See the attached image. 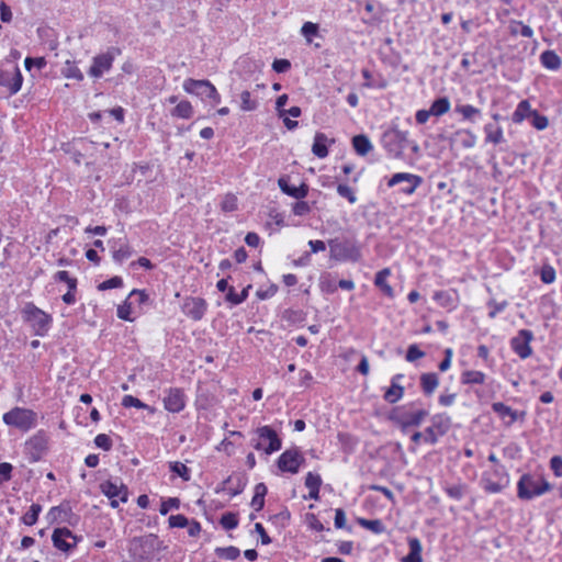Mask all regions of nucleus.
I'll use <instances>...</instances> for the list:
<instances>
[{
	"label": "nucleus",
	"instance_id": "obj_24",
	"mask_svg": "<svg viewBox=\"0 0 562 562\" xmlns=\"http://www.w3.org/2000/svg\"><path fill=\"white\" fill-rule=\"evenodd\" d=\"M72 515L71 507L68 502H63L58 506H54L47 513V519L50 524L56 522L59 518H63L64 521L67 520V517Z\"/></svg>",
	"mask_w": 562,
	"mask_h": 562
},
{
	"label": "nucleus",
	"instance_id": "obj_61",
	"mask_svg": "<svg viewBox=\"0 0 562 562\" xmlns=\"http://www.w3.org/2000/svg\"><path fill=\"white\" fill-rule=\"evenodd\" d=\"M424 356L425 352L422 351L417 345L413 344L408 346L405 358L408 362H413L417 359L423 358Z\"/></svg>",
	"mask_w": 562,
	"mask_h": 562
},
{
	"label": "nucleus",
	"instance_id": "obj_13",
	"mask_svg": "<svg viewBox=\"0 0 562 562\" xmlns=\"http://www.w3.org/2000/svg\"><path fill=\"white\" fill-rule=\"evenodd\" d=\"M401 183H404V186L400 189V192L409 195L423 183V178L413 173L397 172L389 179L387 187L393 188Z\"/></svg>",
	"mask_w": 562,
	"mask_h": 562
},
{
	"label": "nucleus",
	"instance_id": "obj_60",
	"mask_svg": "<svg viewBox=\"0 0 562 562\" xmlns=\"http://www.w3.org/2000/svg\"><path fill=\"white\" fill-rule=\"evenodd\" d=\"M301 33L308 42H311V37L318 33V25L313 22H305L301 29Z\"/></svg>",
	"mask_w": 562,
	"mask_h": 562
},
{
	"label": "nucleus",
	"instance_id": "obj_55",
	"mask_svg": "<svg viewBox=\"0 0 562 562\" xmlns=\"http://www.w3.org/2000/svg\"><path fill=\"white\" fill-rule=\"evenodd\" d=\"M122 406L125 408L128 407H136V408H149V406L145 403H143L137 397H134L133 395H125L122 398Z\"/></svg>",
	"mask_w": 562,
	"mask_h": 562
},
{
	"label": "nucleus",
	"instance_id": "obj_12",
	"mask_svg": "<svg viewBox=\"0 0 562 562\" xmlns=\"http://www.w3.org/2000/svg\"><path fill=\"white\" fill-rule=\"evenodd\" d=\"M533 333L529 329H520L517 335L510 339V348L521 359H527L532 355L530 342L533 340Z\"/></svg>",
	"mask_w": 562,
	"mask_h": 562
},
{
	"label": "nucleus",
	"instance_id": "obj_52",
	"mask_svg": "<svg viewBox=\"0 0 562 562\" xmlns=\"http://www.w3.org/2000/svg\"><path fill=\"white\" fill-rule=\"evenodd\" d=\"M123 286V279L121 277H112L98 285L99 291H105L110 289H116Z\"/></svg>",
	"mask_w": 562,
	"mask_h": 562
},
{
	"label": "nucleus",
	"instance_id": "obj_17",
	"mask_svg": "<svg viewBox=\"0 0 562 562\" xmlns=\"http://www.w3.org/2000/svg\"><path fill=\"white\" fill-rule=\"evenodd\" d=\"M165 408L170 413H180L186 407V394L179 387H170L164 397Z\"/></svg>",
	"mask_w": 562,
	"mask_h": 562
},
{
	"label": "nucleus",
	"instance_id": "obj_42",
	"mask_svg": "<svg viewBox=\"0 0 562 562\" xmlns=\"http://www.w3.org/2000/svg\"><path fill=\"white\" fill-rule=\"evenodd\" d=\"M61 72L66 78L76 79L78 81L83 80V74L75 61L67 60Z\"/></svg>",
	"mask_w": 562,
	"mask_h": 562
},
{
	"label": "nucleus",
	"instance_id": "obj_26",
	"mask_svg": "<svg viewBox=\"0 0 562 562\" xmlns=\"http://www.w3.org/2000/svg\"><path fill=\"white\" fill-rule=\"evenodd\" d=\"M419 380L422 391L426 396H430L439 384L438 375L434 372L423 373Z\"/></svg>",
	"mask_w": 562,
	"mask_h": 562
},
{
	"label": "nucleus",
	"instance_id": "obj_31",
	"mask_svg": "<svg viewBox=\"0 0 562 562\" xmlns=\"http://www.w3.org/2000/svg\"><path fill=\"white\" fill-rule=\"evenodd\" d=\"M328 138L324 133H316L312 146V153L318 158H325L328 155Z\"/></svg>",
	"mask_w": 562,
	"mask_h": 562
},
{
	"label": "nucleus",
	"instance_id": "obj_40",
	"mask_svg": "<svg viewBox=\"0 0 562 562\" xmlns=\"http://www.w3.org/2000/svg\"><path fill=\"white\" fill-rule=\"evenodd\" d=\"M357 522L361 527H363V528H366V529H368V530H370V531H372V532H374L376 535L382 533V532L385 531V526L382 522V520H380V519L358 518Z\"/></svg>",
	"mask_w": 562,
	"mask_h": 562
},
{
	"label": "nucleus",
	"instance_id": "obj_8",
	"mask_svg": "<svg viewBox=\"0 0 562 562\" xmlns=\"http://www.w3.org/2000/svg\"><path fill=\"white\" fill-rule=\"evenodd\" d=\"M451 418L446 413H438L430 417V425L424 430L426 432V443L436 445L440 437L448 434L451 428Z\"/></svg>",
	"mask_w": 562,
	"mask_h": 562
},
{
	"label": "nucleus",
	"instance_id": "obj_19",
	"mask_svg": "<svg viewBox=\"0 0 562 562\" xmlns=\"http://www.w3.org/2000/svg\"><path fill=\"white\" fill-rule=\"evenodd\" d=\"M278 184L280 190L296 200L304 199L308 193V186L306 183H301L299 187L291 184L289 177H281L278 180Z\"/></svg>",
	"mask_w": 562,
	"mask_h": 562
},
{
	"label": "nucleus",
	"instance_id": "obj_53",
	"mask_svg": "<svg viewBox=\"0 0 562 562\" xmlns=\"http://www.w3.org/2000/svg\"><path fill=\"white\" fill-rule=\"evenodd\" d=\"M337 193L341 196L348 200L349 203L353 204L357 201V196L353 192V190L344 183H339L337 186Z\"/></svg>",
	"mask_w": 562,
	"mask_h": 562
},
{
	"label": "nucleus",
	"instance_id": "obj_58",
	"mask_svg": "<svg viewBox=\"0 0 562 562\" xmlns=\"http://www.w3.org/2000/svg\"><path fill=\"white\" fill-rule=\"evenodd\" d=\"M94 445L104 451H109L111 450L113 443L110 436H108L106 434H99L94 438Z\"/></svg>",
	"mask_w": 562,
	"mask_h": 562
},
{
	"label": "nucleus",
	"instance_id": "obj_14",
	"mask_svg": "<svg viewBox=\"0 0 562 562\" xmlns=\"http://www.w3.org/2000/svg\"><path fill=\"white\" fill-rule=\"evenodd\" d=\"M207 310V303L199 296H187L181 305V311L186 316L194 322L201 321Z\"/></svg>",
	"mask_w": 562,
	"mask_h": 562
},
{
	"label": "nucleus",
	"instance_id": "obj_37",
	"mask_svg": "<svg viewBox=\"0 0 562 562\" xmlns=\"http://www.w3.org/2000/svg\"><path fill=\"white\" fill-rule=\"evenodd\" d=\"M485 373L482 371L467 370L461 374L462 384H483L485 382Z\"/></svg>",
	"mask_w": 562,
	"mask_h": 562
},
{
	"label": "nucleus",
	"instance_id": "obj_64",
	"mask_svg": "<svg viewBox=\"0 0 562 562\" xmlns=\"http://www.w3.org/2000/svg\"><path fill=\"white\" fill-rule=\"evenodd\" d=\"M550 468L554 475L558 477L562 476V457L554 456L550 459Z\"/></svg>",
	"mask_w": 562,
	"mask_h": 562
},
{
	"label": "nucleus",
	"instance_id": "obj_46",
	"mask_svg": "<svg viewBox=\"0 0 562 562\" xmlns=\"http://www.w3.org/2000/svg\"><path fill=\"white\" fill-rule=\"evenodd\" d=\"M220 524L225 530L235 529L238 526V516L236 513L227 512L222 515Z\"/></svg>",
	"mask_w": 562,
	"mask_h": 562
},
{
	"label": "nucleus",
	"instance_id": "obj_48",
	"mask_svg": "<svg viewBox=\"0 0 562 562\" xmlns=\"http://www.w3.org/2000/svg\"><path fill=\"white\" fill-rule=\"evenodd\" d=\"M530 119V123L531 125L538 130V131H543L548 127L549 125V120L546 115L539 113L537 110H535L532 113H531V116L529 117Z\"/></svg>",
	"mask_w": 562,
	"mask_h": 562
},
{
	"label": "nucleus",
	"instance_id": "obj_47",
	"mask_svg": "<svg viewBox=\"0 0 562 562\" xmlns=\"http://www.w3.org/2000/svg\"><path fill=\"white\" fill-rule=\"evenodd\" d=\"M258 108L257 100L251 98V93L247 90L240 93V109L243 111H255Z\"/></svg>",
	"mask_w": 562,
	"mask_h": 562
},
{
	"label": "nucleus",
	"instance_id": "obj_15",
	"mask_svg": "<svg viewBox=\"0 0 562 562\" xmlns=\"http://www.w3.org/2000/svg\"><path fill=\"white\" fill-rule=\"evenodd\" d=\"M23 76L19 67L12 69H0V87L7 88L8 94L18 93L22 87Z\"/></svg>",
	"mask_w": 562,
	"mask_h": 562
},
{
	"label": "nucleus",
	"instance_id": "obj_45",
	"mask_svg": "<svg viewBox=\"0 0 562 562\" xmlns=\"http://www.w3.org/2000/svg\"><path fill=\"white\" fill-rule=\"evenodd\" d=\"M169 470L186 482L190 481L191 479L190 469L179 461L169 462Z\"/></svg>",
	"mask_w": 562,
	"mask_h": 562
},
{
	"label": "nucleus",
	"instance_id": "obj_28",
	"mask_svg": "<svg viewBox=\"0 0 562 562\" xmlns=\"http://www.w3.org/2000/svg\"><path fill=\"white\" fill-rule=\"evenodd\" d=\"M432 299L442 307L453 310L457 307L456 293L450 291H437Z\"/></svg>",
	"mask_w": 562,
	"mask_h": 562
},
{
	"label": "nucleus",
	"instance_id": "obj_39",
	"mask_svg": "<svg viewBox=\"0 0 562 562\" xmlns=\"http://www.w3.org/2000/svg\"><path fill=\"white\" fill-rule=\"evenodd\" d=\"M171 115L180 119H190L193 115V108L189 101H180L171 111Z\"/></svg>",
	"mask_w": 562,
	"mask_h": 562
},
{
	"label": "nucleus",
	"instance_id": "obj_51",
	"mask_svg": "<svg viewBox=\"0 0 562 562\" xmlns=\"http://www.w3.org/2000/svg\"><path fill=\"white\" fill-rule=\"evenodd\" d=\"M540 279L546 284H551L555 280V270L550 265H543L540 270Z\"/></svg>",
	"mask_w": 562,
	"mask_h": 562
},
{
	"label": "nucleus",
	"instance_id": "obj_1",
	"mask_svg": "<svg viewBox=\"0 0 562 562\" xmlns=\"http://www.w3.org/2000/svg\"><path fill=\"white\" fill-rule=\"evenodd\" d=\"M429 415V409L423 405L420 400H417L393 407L389 414V420L405 432L411 428L422 426Z\"/></svg>",
	"mask_w": 562,
	"mask_h": 562
},
{
	"label": "nucleus",
	"instance_id": "obj_6",
	"mask_svg": "<svg viewBox=\"0 0 562 562\" xmlns=\"http://www.w3.org/2000/svg\"><path fill=\"white\" fill-rule=\"evenodd\" d=\"M257 438L251 439V446L258 451H265L271 454L279 451L282 447V441L277 431L270 426H261L255 430Z\"/></svg>",
	"mask_w": 562,
	"mask_h": 562
},
{
	"label": "nucleus",
	"instance_id": "obj_34",
	"mask_svg": "<svg viewBox=\"0 0 562 562\" xmlns=\"http://www.w3.org/2000/svg\"><path fill=\"white\" fill-rule=\"evenodd\" d=\"M535 110H531L530 103L528 100H522L518 103L516 110L513 113L512 120L514 123H521L524 120L529 119L531 113Z\"/></svg>",
	"mask_w": 562,
	"mask_h": 562
},
{
	"label": "nucleus",
	"instance_id": "obj_4",
	"mask_svg": "<svg viewBox=\"0 0 562 562\" xmlns=\"http://www.w3.org/2000/svg\"><path fill=\"white\" fill-rule=\"evenodd\" d=\"M23 319L27 323L34 335L45 337L53 324L50 314L37 307L33 302H27L22 310Z\"/></svg>",
	"mask_w": 562,
	"mask_h": 562
},
{
	"label": "nucleus",
	"instance_id": "obj_29",
	"mask_svg": "<svg viewBox=\"0 0 562 562\" xmlns=\"http://www.w3.org/2000/svg\"><path fill=\"white\" fill-rule=\"evenodd\" d=\"M542 66L550 70H558L561 67L562 60L554 50H544L540 55Z\"/></svg>",
	"mask_w": 562,
	"mask_h": 562
},
{
	"label": "nucleus",
	"instance_id": "obj_35",
	"mask_svg": "<svg viewBox=\"0 0 562 562\" xmlns=\"http://www.w3.org/2000/svg\"><path fill=\"white\" fill-rule=\"evenodd\" d=\"M492 409L502 418L509 417L510 420L508 422V425L515 423L518 419L517 411H514L510 406H507L502 402L493 403Z\"/></svg>",
	"mask_w": 562,
	"mask_h": 562
},
{
	"label": "nucleus",
	"instance_id": "obj_62",
	"mask_svg": "<svg viewBox=\"0 0 562 562\" xmlns=\"http://www.w3.org/2000/svg\"><path fill=\"white\" fill-rule=\"evenodd\" d=\"M508 305L507 301L496 302L494 300L488 302V306L491 307V311L488 313L490 318H495L496 315L501 312H503L506 306Z\"/></svg>",
	"mask_w": 562,
	"mask_h": 562
},
{
	"label": "nucleus",
	"instance_id": "obj_23",
	"mask_svg": "<svg viewBox=\"0 0 562 562\" xmlns=\"http://www.w3.org/2000/svg\"><path fill=\"white\" fill-rule=\"evenodd\" d=\"M409 552L402 559V562H423L422 559V542L416 537H409L407 539Z\"/></svg>",
	"mask_w": 562,
	"mask_h": 562
},
{
	"label": "nucleus",
	"instance_id": "obj_49",
	"mask_svg": "<svg viewBox=\"0 0 562 562\" xmlns=\"http://www.w3.org/2000/svg\"><path fill=\"white\" fill-rule=\"evenodd\" d=\"M465 491L467 486L464 484H457L445 487L447 495L456 501L462 499Z\"/></svg>",
	"mask_w": 562,
	"mask_h": 562
},
{
	"label": "nucleus",
	"instance_id": "obj_2",
	"mask_svg": "<svg viewBox=\"0 0 562 562\" xmlns=\"http://www.w3.org/2000/svg\"><path fill=\"white\" fill-rule=\"evenodd\" d=\"M552 490V485L542 476L533 473H524L517 482V497L521 501H531Z\"/></svg>",
	"mask_w": 562,
	"mask_h": 562
},
{
	"label": "nucleus",
	"instance_id": "obj_54",
	"mask_svg": "<svg viewBox=\"0 0 562 562\" xmlns=\"http://www.w3.org/2000/svg\"><path fill=\"white\" fill-rule=\"evenodd\" d=\"M180 507V499L177 497H169L160 505L159 513L165 516L170 509H178Z\"/></svg>",
	"mask_w": 562,
	"mask_h": 562
},
{
	"label": "nucleus",
	"instance_id": "obj_7",
	"mask_svg": "<svg viewBox=\"0 0 562 562\" xmlns=\"http://www.w3.org/2000/svg\"><path fill=\"white\" fill-rule=\"evenodd\" d=\"M2 420L5 425L18 428L19 430L26 432L36 425V413L32 409L23 407H14L7 412L2 416Z\"/></svg>",
	"mask_w": 562,
	"mask_h": 562
},
{
	"label": "nucleus",
	"instance_id": "obj_32",
	"mask_svg": "<svg viewBox=\"0 0 562 562\" xmlns=\"http://www.w3.org/2000/svg\"><path fill=\"white\" fill-rule=\"evenodd\" d=\"M452 139L459 142L463 148H472L477 138L470 130H459L453 134Z\"/></svg>",
	"mask_w": 562,
	"mask_h": 562
},
{
	"label": "nucleus",
	"instance_id": "obj_20",
	"mask_svg": "<svg viewBox=\"0 0 562 562\" xmlns=\"http://www.w3.org/2000/svg\"><path fill=\"white\" fill-rule=\"evenodd\" d=\"M484 133H485V143H492L494 145H498L505 142L504 138V132L502 126L494 124V123H487L484 125Z\"/></svg>",
	"mask_w": 562,
	"mask_h": 562
},
{
	"label": "nucleus",
	"instance_id": "obj_10",
	"mask_svg": "<svg viewBox=\"0 0 562 562\" xmlns=\"http://www.w3.org/2000/svg\"><path fill=\"white\" fill-rule=\"evenodd\" d=\"M121 54V49L115 46L108 48L105 53L98 54L92 58V65L89 68V76L92 78H101L105 71L112 68L116 56Z\"/></svg>",
	"mask_w": 562,
	"mask_h": 562
},
{
	"label": "nucleus",
	"instance_id": "obj_30",
	"mask_svg": "<svg viewBox=\"0 0 562 562\" xmlns=\"http://www.w3.org/2000/svg\"><path fill=\"white\" fill-rule=\"evenodd\" d=\"M404 386L400 383L391 382V385L385 390L383 400L389 404H395L404 396Z\"/></svg>",
	"mask_w": 562,
	"mask_h": 562
},
{
	"label": "nucleus",
	"instance_id": "obj_27",
	"mask_svg": "<svg viewBox=\"0 0 562 562\" xmlns=\"http://www.w3.org/2000/svg\"><path fill=\"white\" fill-rule=\"evenodd\" d=\"M454 111L462 116V120L469 121L471 123H476V121L481 117L482 112L480 109L471 105V104H460L454 108Z\"/></svg>",
	"mask_w": 562,
	"mask_h": 562
},
{
	"label": "nucleus",
	"instance_id": "obj_57",
	"mask_svg": "<svg viewBox=\"0 0 562 562\" xmlns=\"http://www.w3.org/2000/svg\"><path fill=\"white\" fill-rule=\"evenodd\" d=\"M170 528H186L189 525V519L182 515H171L168 519Z\"/></svg>",
	"mask_w": 562,
	"mask_h": 562
},
{
	"label": "nucleus",
	"instance_id": "obj_56",
	"mask_svg": "<svg viewBox=\"0 0 562 562\" xmlns=\"http://www.w3.org/2000/svg\"><path fill=\"white\" fill-rule=\"evenodd\" d=\"M322 485V477L319 474L308 472L305 476V486L308 490H319Z\"/></svg>",
	"mask_w": 562,
	"mask_h": 562
},
{
	"label": "nucleus",
	"instance_id": "obj_25",
	"mask_svg": "<svg viewBox=\"0 0 562 562\" xmlns=\"http://www.w3.org/2000/svg\"><path fill=\"white\" fill-rule=\"evenodd\" d=\"M509 483V480H506V482L501 481H494L490 473H484L481 479V484L483 490L488 494H497L501 493L505 487H507Z\"/></svg>",
	"mask_w": 562,
	"mask_h": 562
},
{
	"label": "nucleus",
	"instance_id": "obj_11",
	"mask_svg": "<svg viewBox=\"0 0 562 562\" xmlns=\"http://www.w3.org/2000/svg\"><path fill=\"white\" fill-rule=\"evenodd\" d=\"M304 463L305 458L296 447L283 451L277 460L279 470L291 474H296Z\"/></svg>",
	"mask_w": 562,
	"mask_h": 562
},
{
	"label": "nucleus",
	"instance_id": "obj_22",
	"mask_svg": "<svg viewBox=\"0 0 562 562\" xmlns=\"http://www.w3.org/2000/svg\"><path fill=\"white\" fill-rule=\"evenodd\" d=\"M390 274H391L390 268H384V269L380 270L379 272H376V274L374 277V285L376 288H379L384 293V295L392 299L394 296V290L386 282V279L390 277Z\"/></svg>",
	"mask_w": 562,
	"mask_h": 562
},
{
	"label": "nucleus",
	"instance_id": "obj_3",
	"mask_svg": "<svg viewBox=\"0 0 562 562\" xmlns=\"http://www.w3.org/2000/svg\"><path fill=\"white\" fill-rule=\"evenodd\" d=\"M330 258L339 262L360 261L361 248L355 238L336 237L328 240Z\"/></svg>",
	"mask_w": 562,
	"mask_h": 562
},
{
	"label": "nucleus",
	"instance_id": "obj_33",
	"mask_svg": "<svg viewBox=\"0 0 562 562\" xmlns=\"http://www.w3.org/2000/svg\"><path fill=\"white\" fill-rule=\"evenodd\" d=\"M267 486L265 483H258L255 486V493L250 503V506L256 510L260 512L265 506V497L267 495Z\"/></svg>",
	"mask_w": 562,
	"mask_h": 562
},
{
	"label": "nucleus",
	"instance_id": "obj_50",
	"mask_svg": "<svg viewBox=\"0 0 562 562\" xmlns=\"http://www.w3.org/2000/svg\"><path fill=\"white\" fill-rule=\"evenodd\" d=\"M132 302L127 297L122 304L117 306V317L123 321L133 322L131 317Z\"/></svg>",
	"mask_w": 562,
	"mask_h": 562
},
{
	"label": "nucleus",
	"instance_id": "obj_16",
	"mask_svg": "<svg viewBox=\"0 0 562 562\" xmlns=\"http://www.w3.org/2000/svg\"><path fill=\"white\" fill-rule=\"evenodd\" d=\"M52 541L58 550L69 552L77 546L78 538L68 528L64 527L54 530Z\"/></svg>",
	"mask_w": 562,
	"mask_h": 562
},
{
	"label": "nucleus",
	"instance_id": "obj_5",
	"mask_svg": "<svg viewBox=\"0 0 562 562\" xmlns=\"http://www.w3.org/2000/svg\"><path fill=\"white\" fill-rule=\"evenodd\" d=\"M383 148L395 159L403 158V150L409 145L408 133L396 127L386 130L381 137Z\"/></svg>",
	"mask_w": 562,
	"mask_h": 562
},
{
	"label": "nucleus",
	"instance_id": "obj_41",
	"mask_svg": "<svg viewBox=\"0 0 562 562\" xmlns=\"http://www.w3.org/2000/svg\"><path fill=\"white\" fill-rule=\"evenodd\" d=\"M214 552H215L216 557H218L220 559H224V560H228V561H234L240 555V550L234 546L224 547V548L217 547Z\"/></svg>",
	"mask_w": 562,
	"mask_h": 562
},
{
	"label": "nucleus",
	"instance_id": "obj_18",
	"mask_svg": "<svg viewBox=\"0 0 562 562\" xmlns=\"http://www.w3.org/2000/svg\"><path fill=\"white\" fill-rule=\"evenodd\" d=\"M100 490L108 498L119 497L122 503H126L128 499V490L123 483L117 484V482L108 480L100 484Z\"/></svg>",
	"mask_w": 562,
	"mask_h": 562
},
{
	"label": "nucleus",
	"instance_id": "obj_36",
	"mask_svg": "<svg viewBox=\"0 0 562 562\" xmlns=\"http://www.w3.org/2000/svg\"><path fill=\"white\" fill-rule=\"evenodd\" d=\"M132 255L133 249L127 243H121L119 248H113L112 251L113 260L119 265H122Z\"/></svg>",
	"mask_w": 562,
	"mask_h": 562
},
{
	"label": "nucleus",
	"instance_id": "obj_21",
	"mask_svg": "<svg viewBox=\"0 0 562 562\" xmlns=\"http://www.w3.org/2000/svg\"><path fill=\"white\" fill-rule=\"evenodd\" d=\"M351 145L356 154L362 157L373 149L371 140L364 134L355 135L351 139Z\"/></svg>",
	"mask_w": 562,
	"mask_h": 562
},
{
	"label": "nucleus",
	"instance_id": "obj_44",
	"mask_svg": "<svg viewBox=\"0 0 562 562\" xmlns=\"http://www.w3.org/2000/svg\"><path fill=\"white\" fill-rule=\"evenodd\" d=\"M41 512H42V506L40 504H32L29 512L22 516V518H21L22 522L26 526L35 525Z\"/></svg>",
	"mask_w": 562,
	"mask_h": 562
},
{
	"label": "nucleus",
	"instance_id": "obj_63",
	"mask_svg": "<svg viewBox=\"0 0 562 562\" xmlns=\"http://www.w3.org/2000/svg\"><path fill=\"white\" fill-rule=\"evenodd\" d=\"M292 212L294 215L304 216L311 212V206L305 201H297L293 204Z\"/></svg>",
	"mask_w": 562,
	"mask_h": 562
},
{
	"label": "nucleus",
	"instance_id": "obj_59",
	"mask_svg": "<svg viewBox=\"0 0 562 562\" xmlns=\"http://www.w3.org/2000/svg\"><path fill=\"white\" fill-rule=\"evenodd\" d=\"M13 465L9 462L0 463V486L12 479Z\"/></svg>",
	"mask_w": 562,
	"mask_h": 562
},
{
	"label": "nucleus",
	"instance_id": "obj_9",
	"mask_svg": "<svg viewBox=\"0 0 562 562\" xmlns=\"http://www.w3.org/2000/svg\"><path fill=\"white\" fill-rule=\"evenodd\" d=\"M183 89L187 93L195 94L202 99L212 100L214 104L221 102V95L209 80L186 79Z\"/></svg>",
	"mask_w": 562,
	"mask_h": 562
},
{
	"label": "nucleus",
	"instance_id": "obj_38",
	"mask_svg": "<svg viewBox=\"0 0 562 562\" xmlns=\"http://www.w3.org/2000/svg\"><path fill=\"white\" fill-rule=\"evenodd\" d=\"M429 110L434 116H441L450 110V101L447 97L438 98L431 103Z\"/></svg>",
	"mask_w": 562,
	"mask_h": 562
},
{
	"label": "nucleus",
	"instance_id": "obj_43",
	"mask_svg": "<svg viewBox=\"0 0 562 562\" xmlns=\"http://www.w3.org/2000/svg\"><path fill=\"white\" fill-rule=\"evenodd\" d=\"M510 34L512 35H521L522 37H532L533 30L529 26L524 24L521 21H513L510 23Z\"/></svg>",
	"mask_w": 562,
	"mask_h": 562
}]
</instances>
